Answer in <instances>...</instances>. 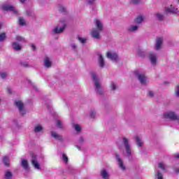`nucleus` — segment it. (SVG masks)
<instances>
[{"label":"nucleus","instance_id":"1","mask_svg":"<svg viewBox=\"0 0 179 179\" xmlns=\"http://www.w3.org/2000/svg\"><path fill=\"white\" fill-rule=\"evenodd\" d=\"M122 142L125 150L124 152V156L127 157L129 160L132 161V148L131 147V144H129V140L125 137H122Z\"/></svg>","mask_w":179,"mask_h":179},{"label":"nucleus","instance_id":"2","mask_svg":"<svg viewBox=\"0 0 179 179\" xmlns=\"http://www.w3.org/2000/svg\"><path fill=\"white\" fill-rule=\"evenodd\" d=\"M92 78L94 83L95 92H96L97 94L101 96L103 94V87H101V84L100 83V79L97 77L96 73H92Z\"/></svg>","mask_w":179,"mask_h":179},{"label":"nucleus","instance_id":"3","mask_svg":"<svg viewBox=\"0 0 179 179\" xmlns=\"http://www.w3.org/2000/svg\"><path fill=\"white\" fill-rule=\"evenodd\" d=\"M134 75L138 79L140 83L146 86V76H145V73L141 70H136L134 71Z\"/></svg>","mask_w":179,"mask_h":179},{"label":"nucleus","instance_id":"4","mask_svg":"<svg viewBox=\"0 0 179 179\" xmlns=\"http://www.w3.org/2000/svg\"><path fill=\"white\" fill-rule=\"evenodd\" d=\"M165 120H171V121H177L179 120V116L174 112H166L164 113Z\"/></svg>","mask_w":179,"mask_h":179},{"label":"nucleus","instance_id":"5","mask_svg":"<svg viewBox=\"0 0 179 179\" xmlns=\"http://www.w3.org/2000/svg\"><path fill=\"white\" fill-rule=\"evenodd\" d=\"M14 106L18 108L19 113L21 114V115H24V114H26V110H24V103H23L22 101H15L14 102Z\"/></svg>","mask_w":179,"mask_h":179},{"label":"nucleus","instance_id":"6","mask_svg":"<svg viewBox=\"0 0 179 179\" xmlns=\"http://www.w3.org/2000/svg\"><path fill=\"white\" fill-rule=\"evenodd\" d=\"M30 156L31 157V162L32 166H34V169H36V170H40L41 167L40 166V164H38V162H37V155L34 152H31Z\"/></svg>","mask_w":179,"mask_h":179},{"label":"nucleus","instance_id":"7","mask_svg":"<svg viewBox=\"0 0 179 179\" xmlns=\"http://www.w3.org/2000/svg\"><path fill=\"white\" fill-rule=\"evenodd\" d=\"M116 160L117 162V164L119 168L122 170L123 171H125L127 170V167L125 165H124V161H122V159H121V157H120L119 155H115Z\"/></svg>","mask_w":179,"mask_h":179},{"label":"nucleus","instance_id":"8","mask_svg":"<svg viewBox=\"0 0 179 179\" xmlns=\"http://www.w3.org/2000/svg\"><path fill=\"white\" fill-rule=\"evenodd\" d=\"M1 9L3 10H10V12H13V13L15 15H17V11L16 10V8H15L14 6H10L9 4H3L2 6H1Z\"/></svg>","mask_w":179,"mask_h":179},{"label":"nucleus","instance_id":"9","mask_svg":"<svg viewBox=\"0 0 179 179\" xmlns=\"http://www.w3.org/2000/svg\"><path fill=\"white\" fill-rule=\"evenodd\" d=\"M66 27V24H64L63 26L60 28H59L58 27H56L55 29H52V32L55 33V34H59L61 33H63Z\"/></svg>","mask_w":179,"mask_h":179},{"label":"nucleus","instance_id":"10","mask_svg":"<svg viewBox=\"0 0 179 179\" xmlns=\"http://www.w3.org/2000/svg\"><path fill=\"white\" fill-rule=\"evenodd\" d=\"M106 57L109 59H111V61H118V55L117 53L108 52L106 54Z\"/></svg>","mask_w":179,"mask_h":179},{"label":"nucleus","instance_id":"11","mask_svg":"<svg viewBox=\"0 0 179 179\" xmlns=\"http://www.w3.org/2000/svg\"><path fill=\"white\" fill-rule=\"evenodd\" d=\"M165 12L166 13H172V15H174L178 12V8H176L173 7V6H171L170 8H165Z\"/></svg>","mask_w":179,"mask_h":179},{"label":"nucleus","instance_id":"12","mask_svg":"<svg viewBox=\"0 0 179 179\" xmlns=\"http://www.w3.org/2000/svg\"><path fill=\"white\" fill-rule=\"evenodd\" d=\"M100 31L99 29H92L91 32V36L93 37V38H96V40L100 39Z\"/></svg>","mask_w":179,"mask_h":179},{"label":"nucleus","instance_id":"13","mask_svg":"<svg viewBox=\"0 0 179 179\" xmlns=\"http://www.w3.org/2000/svg\"><path fill=\"white\" fill-rule=\"evenodd\" d=\"M100 176L101 177H102L103 179H110V174L106 169H103L101 171Z\"/></svg>","mask_w":179,"mask_h":179},{"label":"nucleus","instance_id":"14","mask_svg":"<svg viewBox=\"0 0 179 179\" xmlns=\"http://www.w3.org/2000/svg\"><path fill=\"white\" fill-rule=\"evenodd\" d=\"M20 164L24 170H29V162L27 159H21Z\"/></svg>","mask_w":179,"mask_h":179},{"label":"nucleus","instance_id":"15","mask_svg":"<svg viewBox=\"0 0 179 179\" xmlns=\"http://www.w3.org/2000/svg\"><path fill=\"white\" fill-rule=\"evenodd\" d=\"M95 26L97 28L96 30H99V31H103V23H101V21H100V20H95Z\"/></svg>","mask_w":179,"mask_h":179},{"label":"nucleus","instance_id":"16","mask_svg":"<svg viewBox=\"0 0 179 179\" xmlns=\"http://www.w3.org/2000/svg\"><path fill=\"white\" fill-rule=\"evenodd\" d=\"M99 58H98V62H99V65L101 68H104V57H103V55H101V54L98 55Z\"/></svg>","mask_w":179,"mask_h":179},{"label":"nucleus","instance_id":"17","mask_svg":"<svg viewBox=\"0 0 179 179\" xmlns=\"http://www.w3.org/2000/svg\"><path fill=\"white\" fill-rule=\"evenodd\" d=\"M163 43V39L162 38H158L156 41L155 44V50H160L162 48V44Z\"/></svg>","mask_w":179,"mask_h":179},{"label":"nucleus","instance_id":"18","mask_svg":"<svg viewBox=\"0 0 179 179\" xmlns=\"http://www.w3.org/2000/svg\"><path fill=\"white\" fill-rule=\"evenodd\" d=\"M51 136L52 138H54L55 139H56L57 141H63V138H62V136L57 134L56 132L55 131H52L51 132Z\"/></svg>","mask_w":179,"mask_h":179},{"label":"nucleus","instance_id":"19","mask_svg":"<svg viewBox=\"0 0 179 179\" xmlns=\"http://www.w3.org/2000/svg\"><path fill=\"white\" fill-rule=\"evenodd\" d=\"M138 29H139L138 25H131L127 27V31H129L130 33H134V31H137Z\"/></svg>","mask_w":179,"mask_h":179},{"label":"nucleus","instance_id":"20","mask_svg":"<svg viewBox=\"0 0 179 179\" xmlns=\"http://www.w3.org/2000/svg\"><path fill=\"white\" fill-rule=\"evenodd\" d=\"M137 54L138 56H140L141 58H145L146 57V52L142 50L140 47L137 49Z\"/></svg>","mask_w":179,"mask_h":179},{"label":"nucleus","instance_id":"21","mask_svg":"<svg viewBox=\"0 0 179 179\" xmlns=\"http://www.w3.org/2000/svg\"><path fill=\"white\" fill-rule=\"evenodd\" d=\"M13 178V174L10 170L6 171L4 175V179H12Z\"/></svg>","mask_w":179,"mask_h":179},{"label":"nucleus","instance_id":"22","mask_svg":"<svg viewBox=\"0 0 179 179\" xmlns=\"http://www.w3.org/2000/svg\"><path fill=\"white\" fill-rule=\"evenodd\" d=\"M13 48L15 50V51H20L22 50V46L17 42H13L12 43Z\"/></svg>","mask_w":179,"mask_h":179},{"label":"nucleus","instance_id":"23","mask_svg":"<svg viewBox=\"0 0 179 179\" xmlns=\"http://www.w3.org/2000/svg\"><path fill=\"white\" fill-rule=\"evenodd\" d=\"M135 141H136L138 146H139L140 148H142V146H143V143L142 142V138H141V137L136 136Z\"/></svg>","mask_w":179,"mask_h":179},{"label":"nucleus","instance_id":"24","mask_svg":"<svg viewBox=\"0 0 179 179\" xmlns=\"http://www.w3.org/2000/svg\"><path fill=\"white\" fill-rule=\"evenodd\" d=\"M44 66L45 68H51V62L50 61V58L45 57L44 61Z\"/></svg>","mask_w":179,"mask_h":179},{"label":"nucleus","instance_id":"25","mask_svg":"<svg viewBox=\"0 0 179 179\" xmlns=\"http://www.w3.org/2000/svg\"><path fill=\"white\" fill-rule=\"evenodd\" d=\"M150 62L152 65L156 64L157 59H156V56L155 55H150Z\"/></svg>","mask_w":179,"mask_h":179},{"label":"nucleus","instance_id":"26","mask_svg":"<svg viewBox=\"0 0 179 179\" xmlns=\"http://www.w3.org/2000/svg\"><path fill=\"white\" fill-rule=\"evenodd\" d=\"M142 22H143V16H138L134 20V23H137L138 24H141V23H142Z\"/></svg>","mask_w":179,"mask_h":179},{"label":"nucleus","instance_id":"27","mask_svg":"<svg viewBox=\"0 0 179 179\" xmlns=\"http://www.w3.org/2000/svg\"><path fill=\"white\" fill-rule=\"evenodd\" d=\"M59 10L64 15H66V8L62 5L59 6Z\"/></svg>","mask_w":179,"mask_h":179},{"label":"nucleus","instance_id":"28","mask_svg":"<svg viewBox=\"0 0 179 179\" xmlns=\"http://www.w3.org/2000/svg\"><path fill=\"white\" fill-rule=\"evenodd\" d=\"M3 163L7 167H9V157H4L3 158Z\"/></svg>","mask_w":179,"mask_h":179},{"label":"nucleus","instance_id":"29","mask_svg":"<svg viewBox=\"0 0 179 179\" xmlns=\"http://www.w3.org/2000/svg\"><path fill=\"white\" fill-rule=\"evenodd\" d=\"M156 173H157L155 174V178L163 179V174H162V173H160V171L157 170Z\"/></svg>","mask_w":179,"mask_h":179},{"label":"nucleus","instance_id":"30","mask_svg":"<svg viewBox=\"0 0 179 179\" xmlns=\"http://www.w3.org/2000/svg\"><path fill=\"white\" fill-rule=\"evenodd\" d=\"M56 125L59 129H64V124H62V122H61V120H57L56 122Z\"/></svg>","mask_w":179,"mask_h":179},{"label":"nucleus","instance_id":"31","mask_svg":"<svg viewBox=\"0 0 179 179\" xmlns=\"http://www.w3.org/2000/svg\"><path fill=\"white\" fill-rule=\"evenodd\" d=\"M19 24L20 26H26V21H24V19L22 17L19 18Z\"/></svg>","mask_w":179,"mask_h":179},{"label":"nucleus","instance_id":"32","mask_svg":"<svg viewBox=\"0 0 179 179\" xmlns=\"http://www.w3.org/2000/svg\"><path fill=\"white\" fill-rule=\"evenodd\" d=\"M158 167L161 169V170H162L163 171H166V165L163 164V162L159 163Z\"/></svg>","mask_w":179,"mask_h":179},{"label":"nucleus","instance_id":"33","mask_svg":"<svg viewBox=\"0 0 179 179\" xmlns=\"http://www.w3.org/2000/svg\"><path fill=\"white\" fill-rule=\"evenodd\" d=\"M41 131H43V127H41L40 125H37L36 127H35L34 132H36L37 134L38 132H41Z\"/></svg>","mask_w":179,"mask_h":179},{"label":"nucleus","instance_id":"34","mask_svg":"<svg viewBox=\"0 0 179 179\" xmlns=\"http://www.w3.org/2000/svg\"><path fill=\"white\" fill-rule=\"evenodd\" d=\"M73 128L75 129L76 132H80V131H82V128L79 124H74Z\"/></svg>","mask_w":179,"mask_h":179},{"label":"nucleus","instance_id":"35","mask_svg":"<svg viewBox=\"0 0 179 179\" xmlns=\"http://www.w3.org/2000/svg\"><path fill=\"white\" fill-rule=\"evenodd\" d=\"M156 17L157 19H158V20H163L164 19V15L160 13H157Z\"/></svg>","mask_w":179,"mask_h":179},{"label":"nucleus","instance_id":"36","mask_svg":"<svg viewBox=\"0 0 179 179\" xmlns=\"http://www.w3.org/2000/svg\"><path fill=\"white\" fill-rule=\"evenodd\" d=\"M5 38H6V34L5 33L0 34V43H2V41H3Z\"/></svg>","mask_w":179,"mask_h":179},{"label":"nucleus","instance_id":"37","mask_svg":"<svg viewBox=\"0 0 179 179\" xmlns=\"http://www.w3.org/2000/svg\"><path fill=\"white\" fill-rule=\"evenodd\" d=\"M78 40H79L82 44H85V43H86V41H87V38L78 36Z\"/></svg>","mask_w":179,"mask_h":179},{"label":"nucleus","instance_id":"38","mask_svg":"<svg viewBox=\"0 0 179 179\" xmlns=\"http://www.w3.org/2000/svg\"><path fill=\"white\" fill-rule=\"evenodd\" d=\"M21 66H24V68H29V63L25 61L20 62Z\"/></svg>","mask_w":179,"mask_h":179},{"label":"nucleus","instance_id":"39","mask_svg":"<svg viewBox=\"0 0 179 179\" xmlns=\"http://www.w3.org/2000/svg\"><path fill=\"white\" fill-rule=\"evenodd\" d=\"M141 0H130L131 3H133V5H139V3Z\"/></svg>","mask_w":179,"mask_h":179},{"label":"nucleus","instance_id":"40","mask_svg":"<svg viewBox=\"0 0 179 179\" xmlns=\"http://www.w3.org/2000/svg\"><path fill=\"white\" fill-rule=\"evenodd\" d=\"M0 76L1 79H5L8 76V74L6 72H0Z\"/></svg>","mask_w":179,"mask_h":179},{"label":"nucleus","instance_id":"41","mask_svg":"<svg viewBox=\"0 0 179 179\" xmlns=\"http://www.w3.org/2000/svg\"><path fill=\"white\" fill-rule=\"evenodd\" d=\"M110 87L113 90H117V84H115L114 83H111Z\"/></svg>","mask_w":179,"mask_h":179},{"label":"nucleus","instance_id":"42","mask_svg":"<svg viewBox=\"0 0 179 179\" xmlns=\"http://www.w3.org/2000/svg\"><path fill=\"white\" fill-rule=\"evenodd\" d=\"M90 115L91 118H94V117H96V112H94V110H91L90 112Z\"/></svg>","mask_w":179,"mask_h":179},{"label":"nucleus","instance_id":"43","mask_svg":"<svg viewBox=\"0 0 179 179\" xmlns=\"http://www.w3.org/2000/svg\"><path fill=\"white\" fill-rule=\"evenodd\" d=\"M83 142H85V138L83 136L80 137L78 140L79 145H83Z\"/></svg>","mask_w":179,"mask_h":179},{"label":"nucleus","instance_id":"44","mask_svg":"<svg viewBox=\"0 0 179 179\" xmlns=\"http://www.w3.org/2000/svg\"><path fill=\"white\" fill-rule=\"evenodd\" d=\"M69 172L71 173V174H75V169L72 166H69Z\"/></svg>","mask_w":179,"mask_h":179},{"label":"nucleus","instance_id":"45","mask_svg":"<svg viewBox=\"0 0 179 179\" xmlns=\"http://www.w3.org/2000/svg\"><path fill=\"white\" fill-rule=\"evenodd\" d=\"M87 2L88 5H94V2H96V0H87Z\"/></svg>","mask_w":179,"mask_h":179},{"label":"nucleus","instance_id":"46","mask_svg":"<svg viewBox=\"0 0 179 179\" xmlns=\"http://www.w3.org/2000/svg\"><path fill=\"white\" fill-rule=\"evenodd\" d=\"M62 157L64 163H68V157L65 154H63Z\"/></svg>","mask_w":179,"mask_h":179},{"label":"nucleus","instance_id":"47","mask_svg":"<svg viewBox=\"0 0 179 179\" xmlns=\"http://www.w3.org/2000/svg\"><path fill=\"white\" fill-rule=\"evenodd\" d=\"M148 96L150 97H153L155 96V92H153V91H149L148 92Z\"/></svg>","mask_w":179,"mask_h":179},{"label":"nucleus","instance_id":"48","mask_svg":"<svg viewBox=\"0 0 179 179\" xmlns=\"http://www.w3.org/2000/svg\"><path fill=\"white\" fill-rule=\"evenodd\" d=\"M176 94L177 97H179V86H178L176 89Z\"/></svg>","mask_w":179,"mask_h":179},{"label":"nucleus","instance_id":"49","mask_svg":"<svg viewBox=\"0 0 179 179\" xmlns=\"http://www.w3.org/2000/svg\"><path fill=\"white\" fill-rule=\"evenodd\" d=\"M71 47L72 50H76L77 48L76 44L75 43H71Z\"/></svg>","mask_w":179,"mask_h":179},{"label":"nucleus","instance_id":"50","mask_svg":"<svg viewBox=\"0 0 179 179\" xmlns=\"http://www.w3.org/2000/svg\"><path fill=\"white\" fill-rule=\"evenodd\" d=\"M173 170H174L176 174H178V173H179V167H175V168H173Z\"/></svg>","mask_w":179,"mask_h":179},{"label":"nucleus","instance_id":"51","mask_svg":"<svg viewBox=\"0 0 179 179\" xmlns=\"http://www.w3.org/2000/svg\"><path fill=\"white\" fill-rule=\"evenodd\" d=\"M16 40L17 41H23V38H22V36H17Z\"/></svg>","mask_w":179,"mask_h":179},{"label":"nucleus","instance_id":"52","mask_svg":"<svg viewBox=\"0 0 179 179\" xmlns=\"http://www.w3.org/2000/svg\"><path fill=\"white\" fill-rule=\"evenodd\" d=\"M173 157H175V159H179V154L178 153L174 154Z\"/></svg>","mask_w":179,"mask_h":179},{"label":"nucleus","instance_id":"53","mask_svg":"<svg viewBox=\"0 0 179 179\" xmlns=\"http://www.w3.org/2000/svg\"><path fill=\"white\" fill-rule=\"evenodd\" d=\"M27 15H28V16H31V12L30 10H27Z\"/></svg>","mask_w":179,"mask_h":179},{"label":"nucleus","instance_id":"54","mask_svg":"<svg viewBox=\"0 0 179 179\" xmlns=\"http://www.w3.org/2000/svg\"><path fill=\"white\" fill-rule=\"evenodd\" d=\"M31 48L33 51H36V45L34 44H31Z\"/></svg>","mask_w":179,"mask_h":179},{"label":"nucleus","instance_id":"55","mask_svg":"<svg viewBox=\"0 0 179 179\" xmlns=\"http://www.w3.org/2000/svg\"><path fill=\"white\" fill-rule=\"evenodd\" d=\"M26 0H20V2H21V3H24Z\"/></svg>","mask_w":179,"mask_h":179},{"label":"nucleus","instance_id":"56","mask_svg":"<svg viewBox=\"0 0 179 179\" xmlns=\"http://www.w3.org/2000/svg\"><path fill=\"white\" fill-rule=\"evenodd\" d=\"M76 148H77V149H78V150H80V146H79V145H76Z\"/></svg>","mask_w":179,"mask_h":179},{"label":"nucleus","instance_id":"57","mask_svg":"<svg viewBox=\"0 0 179 179\" xmlns=\"http://www.w3.org/2000/svg\"><path fill=\"white\" fill-rule=\"evenodd\" d=\"M33 87H34V90H37V87L34 85Z\"/></svg>","mask_w":179,"mask_h":179},{"label":"nucleus","instance_id":"58","mask_svg":"<svg viewBox=\"0 0 179 179\" xmlns=\"http://www.w3.org/2000/svg\"><path fill=\"white\" fill-rule=\"evenodd\" d=\"M178 3H179V0H178Z\"/></svg>","mask_w":179,"mask_h":179},{"label":"nucleus","instance_id":"59","mask_svg":"<svg viewBox=\"0 0 179 179\" xmlns=\"http://www.w3.org/2000/svg\"><path fill=\"white\" fill-rule=\"evenodd\" d=\"M0 102H1V99H0Z\"/></svg>","mask_w":179,"mask_h":179}]
</instances>
